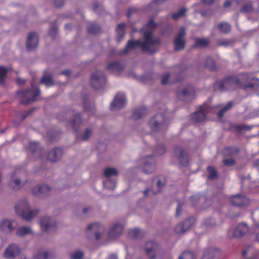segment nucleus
Listing matches in <instances>:
<instances>
[{
    "instance_id": "f257e3e1",
    "label": "nucleus",
    "mask_w": 259,
    "mask_h": 259,
    "mask_svg": "<svg viewBox=\"0 0 259 259\" xmlns=\"http://www.w3.org/2000/svg\"><path fill=\"white\" fill-rule=\"evenodd\" d=\"M151 36V32L147 31L144 33L143 41H141L140 39L128 40L125 48L119 52V54L125 55L128 54L130 50L135 49L137 47H140L144 52H147L151 55L154 54L157 51L155 49H150V47L154 45L160 44L161 41L159 38L156 37L155 39H152Z\"/></svg>"
},
{
    "instance_id": "f03ea898",
    "label": "nucleus",
    "mask_w": 259,
    "mask_h": 259,
    "mask_svg": "<svg viewBox=\"0 0 259 259\" xmlns=\"http://www.w3.org/2000/svg\"><path fill=\"white\" fill-rule=\"evenodd\" d=\"M16 213L21 217L22 219L29 221L38 213V210H30L28 202L24 200L15 206Z\"/></svg>"
},
{
    "instance_id": "7ed1b4c3",
    "label": "nucleus",
    "mask_w": 259,
    "mask_h": 259,
    "mask_svg": "<svg viewBox=\"0 0 259 259\" xmlns=\"http://www.w3.org/2000/svg\"><path fill=\"white\" fill-rule=\"evenodd\" d=\"M149 125L153 132L166 131L168 128V123L163 113L156 114L149 120Z\"/></svg>"
},
{
    "instance_id": "20e7f679",
    "label": "nucleus",
    "mask_w": 259,
    "mask_h": 259,
    "mask_svg": "<svg viewBox=\"0 0 259 259\" xmlns=\"http://www.w3.org/2000/svg\"><path fill=\"white\" fill-rule=\"evenodd\" d=\"M40 91L39 88L35 90L28 89L26 90L19 91L17 92L18 96L21 97V103L24 105H27L31 102H34L36 98L39 96Z\"/></svg>"
},
{
    "instance_id": "39448f33",
    "label": "nucleus",
    "mask_w": 259,
    "mask_h": 259,
    "mask_svg": "<svg viewBox=\"0 0 259 259\" xmlns=\"http://www.w3.org/2000/svg\"><path fill=\"white\" fill-rule=\"evenodd\" d=\"M219 90L221 91L231 90L235 87H241L242 83L237 76H228L223 80L217 83Z\"/></svg>"
},
{
    "instance_id": "423d86ee",
    "label": "nucleus",
    "mask_w": 259,
    "mask_h": 259,
    "mask_svg": "<svg viewBox=\"0 0 259 259\" xmlns=\"http://www.w3.org/2000/svg\"><path fill=\"white\" fill-rule=\"evenodd\" d=\"M106 81V79L103 72L97 70L92 74L91 83L95 90L103 88Z\"/></svg>"
},
{
    "instance_id": "0eeeda50",
    "label": "nucleus",
    "mask_w": 259,
    "mask_h": 259,
    "mask_svg": "<svg viewBox=\"0 0 259 259\" xmlns=\"http://www.w3.org/2000/svg\"><path fill=\"white\" fill-rule=\"evenodd\" d=\"M186 34V31L184 27L180 28L179 32L176 35L174 40V50L175 51H181L185 49L186 41L185 36Z\"/></svg>"
},
{
    "instance_id": "6e6552de",
    "label": "nucleus",
    "mask_w": 259,
    "mask_h": 259,
    "mask_svg": "<svg viewBox=\"0 0 259 259\" xmlns=\"http://www.w3.org/2000/svg\"><path fill=\"white\" fill-rule=\"evenodd\" d=\"M127 100L124 93H117L114 97V98L111 103L110 108L111 110H114L116 109H121L123 108L126 104Z\"/></svg>"
},
{
    "instance_id": "1a4fd4ad",
    "label": "nucleus",
    "mask_w": 259,
    "mask_h": 259,
    "mask_svg": "<svg viewBox=\"0 0 259 259\" xmlns=\"http://www.w3.org/2000/svg\"><path fill=\"white\" fill-rule=\"evenodd\" d=\"M178 98L184 102H189L194 99L195 92L193 87L189 85L183 91H178L177 93Z\"/></svg>"
},
{
    "instance_id": "9d476101",
    "label": "nucleus",
    "mask_w": 259,
    "mask_h": 259,
    "mask_svg": "<svg viewBox=\"0 0 259 259\" xmlns=\"http://www.w3.org/2000/svg\"><path fill=\"white\" fill-rule=\"evenodd\" d=\"M230 200L233 205L240 207H246L250 203L249 199L241 194H236L230 196Z\"/></svg>"
},
{
    "instance_id": "9b49d317",
    "label": "nucleus",
    "mask_w": 259,
    "mask_h": 259,
    "mask_svg": "<svg viewBox=\"0 0 259 259\" xmlns=\"http://www.w3.org/2000/svg\"><path fill=\"white\" fill-rule=\"evenodd\" d=\"M174 152L182 165L186 166L188 164V155L185 149L176 146L174 147Z\"/></svg>"
},
{
    "instance_id": "f8f14e48",
    "label": "nucleus",
    "mask_w": 259,
    "mask_h": 259,
    "mask_svg": "<svg viewBox=\"0 0 259 259\" xmlns=\"http://www.w3.org/2000/svg\"><path fill=\"white\" fill-rule=\"evenodd\" d=\"M195 222V219L194 218H191L185 220L183 223L176 227V233L177 234H181L186 232L194 225Z\"/></svg>"
},
{
    "instance_id": "ddd939ff",
    "label": "nucleus",
    "mask_w": 259,
    "mask_h": 259,
    "mask_svg": "<svg viewBox=\"0 0 259 259\" xmlns=\"http://www.w3.org/2000/svg\"><path fill=\"white\" fill-rule=\"evenodd\" d=\"M39 225L43 231H48L55 229L56 222L50 218L44 217L40 220Z\"/></svg>"
},
{
    "instance_id": "4468645a",
    "label": "nucleus",
    "mask_w": 259,
    "mask_h": 259,
    "mask_svg": "<svg viewBox=\"0 0 259 259\" xmlns=\"http://www.w3.org/2000/svg\"><path fill=\"white\" fill-rule=\"evenodd\" d=\"M38 44V37L34 32H31L29 33L27 41L26 47L29 51L34 50Z\"/></svg>"
},
{
    "instance_id": "2eb2a0df",
    "label": "nucleus",
    "mask_w": 259,
    "mask_h": 259,
    "mask_svg": "<svg viewBox=\"0 0 259 259\" xmlns=\"http://www.w3.org/2000/svg\"><path fill=\"white\" fill-rule=\"evenodd\" d=\"M158 248V245L153 241H148L145 244V251L150 259L155 257V253Z\"/></svg>"
},
{
    "instance_id": "dca6fc26",
    "label": "nucleus",
    "mask_w": 259,
    "mask_h": 259,
    "mask_svg": "<svg viewBox=\"0 0 259 259\" xmlns=\"http://www.w3.org/2000/svg\"><path fill=\"white\" fill-rule=\"evenodd\" d=\"M62 155V149L60 148L56 147L49 152L47 159L50 161L56 162L61 159Z\"/></svg>"
},
{
    "instance_id": "f3484780",
    "label": "nucleus",
    "mask_w": 259,
    "mask_h": 259,
    "mask_svg": "<svg viewBox=\"0 0 259 259\" xmlns=\"http://www.w3.org/2000/svg\"><path fill=\"white\" fill-rule=\"evenodd\" d=\"M123 226L119 224H115L110 229L108 232V237L110 239H115L119 236L123 232Z\"/></svg>"
},
{
    "instance_id": "a211bd4d",
    "label": "nucleus",
    "mask_w": 259,
    "mask_h": 259,
    "mask_svg": "<svg viewBox=\"0 0 259 259\" xmlns=\"http://www.w3.org/2000/svg\"><path fill=\"white\" fill-rule=\"evenodd\" d=\"M248 231V227L245 224L238 225L234 230L231 238H240L243 236Z\"/></svg>"
},
{
    "instance_id": "6ab92c4d",
    "label": "nucleus",
    "mask_w": 259,
    "mask_h": 259,
    "mask_svg": "<svg viewBox=\"0 0 259 259\" xmlns=\"http://www.w3.org/2000/svg\"><path fill=\"white\" fill-rule=\"evenodd\" d=\"M155 180H156L155 178L153 179L152 180L153 186H152V188L150 190V191H152L153 194H156L158 193V192H159L160 191L161 187L162 186H163L166 183L165 179L164 178H163L162 180L158 178V179L156 181L157 190H155L154 189L153 185H154V182ZM149 191H150V190L149 189H146L144 191V195L145 196H147L148 195V193H149Z\"/></svg>"
},
{
    "instance_id": "aec40b11",
    "label": "nucleus",
    "mask_w": 259,
    "mask_h": 259,
    "mask_svg": "<svg viewBox=\"0 0 259 259\" xmlns=\"http://www.w3.org/2000/svg\"><path fill=\"white\" fill-rule=\"evenodd\" d=\"M191 118L192 120L196 123L204 121L206 119V116L204 111L203 107H201L200 110L191 114Z\"/></svg>"
},
{
    "instance_id": "412c9836",
    "label": "nucleus",
    "mask_w": 259,
    "mask_h": 259,
    "mask_svg": "<svg viewBox=\"0 0 259 259\" xmlns=\"http://www.w3.org/2000/svg\"><path fill=\"white\" fill-rule=\"evenodd\" d=\"M20 253L19 246L15 244L10 245L5 250V256L8 258H13Z\"/></svg>"
},
{
    "instance_id": "4be33fe9",
    "label": "nucleus",
    "mask_w": 259,
    "mask_h": 259,
    "mask_svg": "<svg viewBox=\"0 0 259 259\" xmlns=\"http://www.w3.org/2000/svg\"><path fill=\"white\" fill-rule=\"evenodd\" d=\"M104 229L103 226L98 223L91 224L87 227L88 230H94L95 231V237L97 240L101 238Z\"/></svg>"
},
{
    "instance_id": "5701e85b",
    "label": "nucleus",
    "mask_w": 259,
    "mask_h": 259,
    "mask_svg": "<svg viewBox=\"0 0 259 259\" xmlns=\"http://www.w3.org/2000/svg\"><path fill=\"white\" fill-rule=\"evenodd\" d=\"M219 255V249L215 248H209L204 251L202 259H218Z\"/></svg>"
},
{
    "instance_id": "b1692460",
    "label": "nucleus",
    "mask_w": 259,
    "mask_h": 259,
    "mask_svg": "<svg viewBox=\"0 0 259 259\" xmlns=\"http://www.w3.org/2000/svg\"><path fill=\"white\" fill-rule=\"evenodd\" d=\"M106 69L110 72L119 73L123 70L124 66L121 62L115 61L109 63Z\"/></svg>"
},
{
    "instance_id": "393cba45",
    "label": "nucleus",
    "mask_w": 259,
    "mask_h": 259,
    "mask_svg": "<svg viewBox=\"0 0 259 259\" xmlns=\"http://www.w3.org/2000/svg\"><path fill=\"white\" fill-rule=\"evenodd\" d=\"M14 223H15L14 221L4 220L0 222V230L6 233H11L14 229L13 227V225Z\"/></svg>"
},
{
    "instance_id": "a878e982",
    "label": "nucleus",
    "mask_w": 259,
    "mask_h": 259,
    "mask_svg": "<svg viewBox=\"0 0 259 259\" xmlns=\"http://www.w3.org/2000/svg\"><path fill=\"white\" fill-rule=\"evenodd\" d=\"M50 190L51 188L48 185H40L33 188L32 192L35 195H37L39 194H48V193L50 192Z\"/></svg>"
},
{
    "instance_id": "bb28decb",
    "label": "nucleus",
    "mask_w": 259,
    "mask_h": 259,
    "mask_svg": "<svg viewBox=\"0 0 259 259\" xmlns=\"http://www.w3.org/2000/svg\"><path fill=\"white\" fill-rule=\"evenodd\" d=\"M147 112V108L145 106H141L136 109L132 115V118L134 120L140 119Z\"/></svg>"
},
{
    "instance_id": "cd10ccee",
    "label": "nucleus",
    "mask_w": 259,
    "mask_h": 259,
    "mask_svg": "<svg viewBox=\"0 0 259 259\" xmlns=\"http://www.w3.org/2000/svg\"><path fill=\"white\" fill-rule=\"evenodd\" d=\"M210 41L207 38L197 37L195 39V43L192 46V48H205L207 47Z\"/></svg>"
},
{
    "instance_id": "c85d7f7f",
    "label": "nucleus",
    "mask_w": 259,
    "mask_h": 259,
    "mask_svg": "<svg viewBox=\"0 0 259 259\" xmlns=\"http://www.w3.org/2000/svg\"><path fill=\"white\" fill-rule=\"evenodd\" d=\"M158 24L154 22V20L153 18L150 19V20L147 22L145 28L143 31V35H144V33L145 32H151V38L155 39V38L153 37V34L154 29L157 27Z\"/></svg>"
},
{
    "instance_id": "c756f323",
    "label": "nucleus",
    "mask_w": 259,
    "mask_h": 259,
    "mask_svg": "<svg viewBox=\"0 0 259 259\" xmlns=\"http://www.w3.org/2000/svg\"><path fill=\"white\" fill-rule=\"evenodd\" d=\"M40 83L45 84L48 87L53 85V81L52 80V76L51 74L48 72L47 71H44Z\"/></svg>"
},
{
    "instance_id": "7c9ffc66",
    "label": "nucleus",
    "mask_w": 259,
    "mask_h": 259,
    "mask_svg": "<svg viewBox=\"0 0 259 259\" xmlns=\"http://www.w3.org/2000/svg\"><path fill=\"white\" fill-rule=\"evenodd\" d=\"M125 24L123 23L119 24L116 29L117 33V41H120L124 37L125 31L124 28Z\"/></svg>"
},
{
    "instance_id": "2f4dec72",
    "label": "nucleus",
    "mask_w": 259,
    "mask_h": 259,
    "mask_svg": "<svg viewBox=\"0 0 259 259\" xmlns=\"http://www.w3.org/2000/svg\"><path fill=\"white\" fill-rule=\"evenodd\" d=\"M144 232L139 229H133L128 231V236L132 239H138L142 237Z\"/></svg>"
},
{
    "instance_id": "473e14b6",
    "label": "nucleus",
    "mask_w": 259,
    "mask_h": 259,
    "mask_svg": "<svg viewBox=\"0 0 259 259\" xmlns=\"http://www.w3.org/2000/svg\"><path fill=\"white\" fill-rule=\"evenodd\" d=\"M156 166L154 161H145L144 165L143 172L146 174H149L155 169Z\"/></svg>"
},
{
    "instance_id": "72a5a7b5",
    "label": "nucleus",
    "mask_w": 259,
    "mask_h": 259,
    "mask_svg": "<svg viewBox=\"0 0 259 259\" xmlns=\"http://www.w3.org/2000/svg\"><path fill=\"white\" fill-rule=\"evenodd\" d=\"M101 29L100 26L96 23H91L89 24L87 31L90 34H96L99 32Z\"/></svg>"
},
{
    "instance_id": "f704fd0d",
    "label": "nucleus",
    "mask_w": 259,
    "mask_h": 259,
    "mask_svg": "<svg viewBox=\"0 0 259 259\" xmlns=\"http://www.w3.org/2000/svg\"><path fill=\"white\" fill-rule=\"evenodd\" d=\"M207 171L209 173L208 175V179L209 180H214L218 176V172L215 168V167L213 166H208L207 167Z\"/></svg>"
},
{
    "instance_id": "c9c22d12",
    "label": "nucleus",
    "mask_w": 259,
    "mask_h": 259,
    "mask_svg": "<svg viewBox=\"0 0 259 259\" xmlns=\"http://www.w3.org/2000/svg\"><path fill=\"white\" fill-rule=\"evenodd\" d=\"M81 116L80 113L75 114L71 122L72 128L76 130V127L81 124Z\"/></svg>"
},
{
    "instance_id": "e433bc0d",
    "label": "nucleus",
    "mask_w": 259,
    "mask_h": 259,
    "mask_svg": "<svg viewBox=\"0 0 259 259\" xmlns=\"http://www.w3.org/2000/svg\"><path fill=\"white\" fill-rule=\"evenodd\" d=\"M50 257V253L47 251L40 249L34 256V259H48Z\"/></svg>"
},
{
    "instance_id": "4c0bfd02",
    "label": "nucleus",
    "mask_w": 259,
    "mask_h": 259,
    "mask_svg": "<svg viewBox=\"0 0 259 259\" xmlns=\"http://www.w3.org/2000/svg\"><path fill=\"white\" fill-rule=\"evenodd\" d=\"M218 27L220 31L223 33H228L231 31V26L227 22H221Z\"/></svg>"
},
{
    "instance_id": "58836bf2",
    "label": "nucleus",
    "mask_w": 259,
    "mask_h": 259,
    "mask_svg": "<svg viewBox=\"0 0 259 259\" xmlns=\"http://www.w3.org/2000/svg\"><path fill=\"white\" fill-rule=\"evenodd\" d=\"M17 235L20 236H23L31 233V230L29 227L23 226L17 229Z\"/></svg>"
},
{
    "instance_id": "ea45409f",
    "label": "nucleus",
    "mask_w": 259,
    "mask_h": 259,
    "mask_svg": "<svg viewBox=\"0 0 259 259\" xmlns=\"http://www.w3.org/2000/svg\"><path fill=\"white\" fill-rule=\"evenodd\" d=\"M255 252L254 249L251 246H249L242 251V256L245 259H251L254 257V255L246 256V254H251Z\"/></svg>"
},
{
    "instance_id": "a19ab883",
    "label": "nucleus",
    "mask_w": 259,
    "mask_h": 259,
    "mask_svg": "<svg viewBox=\"0 0 259 259\" xmlns=\"http://www.w3.org/2000/svg\"><path fill=\"white\" fill-rule=\"evenodd\" d=\"M233 105V101H229L227 104L221 109L217 114L218 117L221 118L223 117L224 113L226 111H228L232 108Z\"/></svg>"
},
{
    "instance_id": "79ce46f5",
    "label": "nucleus",
    "mask_w": 259,
    "mask_h": 259,
    "mask_svg": "<svg viewBox=\"0 0 259 259\" xmlns=\"http://www.w3.org/2000/svg\"><path fill=\"white\" fill-rule=\"evenodd\" d=\"M118 174V172L116 168L108 167L104 170V176L106 178H109L112 176H117Z\"/></svg>"
},
{
    "instance_id": "37998d69",
    "label": "nucleus",
    "mask_w": 259,
    "mask_h": 259,
    "mask_svg": "<svg viewBox=\"0 0 259 259\" xmlns=\"http://www.w3.org/2000/svg\"><path fill=\"white\" fill-rule=\"evenodd\" d=\"M205 65L210 70L213 71L217 69V67L213 59L210 56H208L206 58Z\"/></svg>"
},
{
    "instance_id": "c03bdc74",
    "label": "nucleus",
    "mask_w": 259,
    "mask_h": 259,
    "mask_svg": "<svg viewBox=\"0 0 259 259\" xmlns=\"http://www.w3.org/2000/svg\"><path fill=\"white\" fill-rule=\"evenodd\" d=\"M187 9L185 8H182L177 12L173 13L171 15V18L175 20H178L179 18L184 16L187 12Z\"/></svg>"
},
{
    "instance_id": "a18cd8bd",
    "label": "nucleus",
    "mask_w": 259,
    "mask_h": 259,
    "mask_svg": "<svg viewBox=\"0 0 259 259\" xmlns=\"http://www.w3.org/2000/svg\"><path fill=\"white\" fill-rule=\"evenodd\" d=\"M8 70L5 67L0 66V83L4 84L5 77L7 74Z\"/></svg>"
},
{
    "instance_id": "49530a36",
    "label": "nucleus",
    "mask_w": 259,
    "mask_h": 259,
    "mask_svg": "<svg viewBox=\"0 0 259 259\" xmlns=\"http://www.w3.org/2000/svg\"><path fill=\"white\" fill-rule=\"evenodd\" d=\"M253 10V7L251 3L244 4L240 10V12L243 13H249Z\"/></svg>"
},
{
    "instance_id": "de8ad7c7",
    "label": "nucleus",
    "mask_w": 259,
    "mask_h": 259,
    "mask_svg": "<svg viewBox=\"0 0 259 259\" xmlns=\"http://www.w3.org/2000/svg\"><path fill=\"white\" fill-rule=\"evenodd\" d=\"M179 259H195L194 254L190 251H184Z\"/></svg>"
},
{
    "instance_id": "09e8293b",
    "label": "nucleus",
    "mask_w": 259,
    "mask_h": 259,
    "mask_svg": "<svg viewBox=\"0 0 259 259\" xmlns=\"http://www.w3.org/2000/svg\"><path fill=\"white\" fill-rule=\"evenodd\" d=\"M234 129L237 132H241L242 131H247L249 130L248 126L242 124H237L234 126Z\"/></svg>"
},
{
    "instance_id": "8fccbe9b",
    "label": "nucleus",
    "mask_w": 259,
    "mask_h": 259,
    "mask_svg": "<svg viewBox=\"0 0 259 259\" xmlns=\"http://www.w3.org/2000/svg\"><path fill=\"white\" fill-rule=\"evenodd\" d=\"M30 149L32 153L36 152L39 148V143L37 142H31L29 143Z\"/></svg>"
},
{
    "instance_id": "3c124183",
    "label": "nucleus",
    "mask_w": 259,
    "mask_h": 259,
    "mask_svg": "<svg viewBox=\"0 0 259 259\" xmlns=\"http://www.w3.org/2000/svg\"><path fill=\"white\" fill-rule=\"evenodd\" d=\"M21 182L19 179H16L10 183V186L13 188L19 189L21 187Z\"/></svg>"
},
{
    "instance_id": "603ef678",
    "label": "nucleus",
    "mask_w": 259,
    "mask_h": 259,
    "mask_svg": "<svg viewBox=\"0 0 259 259\" xmlns=\"http://www.w3.org/2000/svg\"><path fill=\"white\" fill-rule=\"evenodd\" d=\"M222 162L224 165L227 166H231L235 164V161L233 158L223 159Z\"/></svg>"
},
{
    "instance_id": "864d4df0",
    "label": "nucleus",
    "mask_w": 259,
    "mask_h": 259,
    "mask_svg": "<svg viewBox=\"0 0 259 259\" xmlns=\"http://www.w3.org/2000/svg\"><path fill=\"white\" fill-rule=\"evenodd\" d=\"M202 197V196L198 194L191 196L190 200L192 202V205L195 206Z\"/></svg>"
},
{
    "instance_id": "5fc2aeb1",
    "label": "nucleus",
    "mask_w": 259,
    "mask_h": 259,
    "mask_svg": "<svg viewBox=\"0 0 259 259\" xmlns=\"http://www.w3.org/2000/svg\"><path fill=\"white\" fill-rule=\"evenodd\" d=\"M58 33V29L55 25H53L49 31V35L54 38Z\"/></svg>"
},
{
    "instance_id": "6e6d98bb",
    "label": "nucleus",
    "mask_w": 259,
    "mask_h": 259,
    "mask_svg": "<svg viewBox=\"0 0 259 259\" xmlns=\"http://www.w3.org/2000/svg\"><path fill=\"white\" fill-rule=\"evenodd\" d=\"M104 186L106 187L108 189H113L115 187V182L111 181H107L104 183Z\"/></svg>"
},
{
    "instance_id": "4d7b16f0",
    "label": "nucleus",
    "mask_w": 259,
    "mask_h": 259,
    "mask_svg": "<svg viewBox=\"0 0 259 259\" xmlns=\"http://www.w3.org/2000/svg\"><path fill=\"white\" fill-rule=\"evenodd\" d=\"M83 257V253L81 251H76L71 255V259H82Z\"/></svg>"
},
{
    "instance_id": "13d9d810",
    "label": "nucleus",
    "mask_w": 259,
    "mask_h": 259,
    "mask_svg": "<svg viewBox=\"0 0 259 259\" xmlns=\"http://www.w3.org/2000/svg\"><path fill=\"white\" fill-rule=\"evenodd\" d=\"M34 108L30 109L29 110L25 111L22 112L21 115V119L22 120L25 119L27 116H28L29 115H30L34 110Z\"/></svg>"
},
{
    "instance_id": "bf43d9fd",
    "label": "nucleus",
    "mask_w": 259,
    "mask_h": 259,
    "mask_svg": "<svg viewBox=\"0 0 259 259\" xmlns=\"http://www.w3.org/2000/svg\"><path fill=\"white\" fill-rule=\"evenodd\" d=\"M91 130L90 129V128H87L86 129V130L84 131L83 135H82V140H87L90 137L91 135Z\"/></svg>"
},
{
    "instance_id": "052dcab7",
    "label": "nucleus",
    "mask_w": 259,
    "mask_h": 259,
    "mask_svg": "<svg viewBox=\"0 0 259 259\" xmlns=\"http://www.w3.org/2000/svg\"><path fill=\"white\" fill-rule=\"evenodd\" d=\"M157 151L156 152V154L157 155H162L164 154L166 151L165 147L163 145H160L157 147Z\"/></svg>"
},
{
    "instance_id": "680f3d73",
    "label": "nucleus",
    "mask_w": 259,
    "mask_h": 259,
    "mask_svg": "<svg viewBox=\"0 0 259 259\" xmlns=\"http://www.w3.org/2000/svg\"><path fill=\"white\" fill-rule=\"evenodd\" d=\"M169 76L170 75L168 73H164L162 75L161 79V83L162 84H166L167 83Z\"/></svg>"
},
{
    "instance_id": "e2e57ef3",
    "label": "nucleus",
    "mask_w": 259,
    "mask_h": 259,
    "mask_svg": "<svg viewBox=\"0 0 259 259\" xmlns=\"http://www.w3.org/2000/svg\"><path fill=\"white\" fill-rule=\"evenodd\" d=\"M64 0H54V5L56 8H60L64 4Z\"/></svg>"
},
{
    "instance_id": "0e129e2a",
    "label": "nucleus",
    "mask_w": 259,
    "mask_h": 259,
    "mask_svg": "<svg viewBox=\"0 0 259 259\" xmlns=\"http://www.w3.org/2000/svg\"><path fill=\"white\" fill-rule=\"evenodd\" d=\"M83 108L84 111L85 112H88L90 111V104L88 101H87L86 100L83 101Z\"/></svg>"
},
{
    "instance_id": "69168bd1",
    "label": "nucleus",
    "mask_w": 259,
    "mask_h": 259,
    "mask_svg": "<svg viewBox=\"0 0 259 259\" xmlns=\"http://www.w3.org/2000/svg\"><path fill=\"white\" fill-rule=\"evenodd\" d=\"M204 223L207 226H209L214 225L215 224V222L212 219H208L204 221Z\"/></svg>"
},
{
    "instance_id": "338daca9",
    "label": "nucleus",
    "mask_w": 259,
    "mask_h": 259,
    "mask_svg": "<svg viewBox=\"0 0 259 259\" xmlns=\"http://www.w3.org/2000/svg\"><path fill=\"white\" fill-rule=\"evenodd\" d=\"M230 41L227 40H222L218 42V45L220 46L226 47L230 45Z\"/></svg>"
},
{
    "instance_id": "774afa93",
    "label": "nucleus",
    "mask_w": 259,
    "mask_h": 259,
    "mask_svg": "<svg viewBox=\"0 0 259 259\" xmlns=\"http://www.w3.org/2000/svg\"><path fill=\"white\" fill-rule=\"evenodd\" d=\"M254 227H255V232L256 233V239L257 240H258V242H259L258 234L259 233V223H257V224H255Z\"/></svg>"
}]
</instances>
